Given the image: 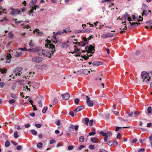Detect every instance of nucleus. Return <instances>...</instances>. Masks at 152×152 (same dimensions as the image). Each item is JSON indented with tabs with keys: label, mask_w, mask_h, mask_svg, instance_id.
<instances>
[{
	"label": "nucleus",
	"mask_w": 152,
	"mask_h": 152,
	"mask_svg": "<svg viewBox=\"0 0 152 152\" xmlns=\"http://www.w3.org/2000/svg\"><path fill=\"white\" fill-rule=\"evenodd\" d=\"M58 102V100L56 98H54L53 102V105H55Z\"/></svg>",
	"instance_id": "obj_42"
},
{
	"label": "nucleus",
	"mask_w": 152,
	"mask_h": 152,
	"mask_svg": "<svg viewBox=\"0 0 152 152\" xmlns=\"http://www.w3.org/2000/svg\"><path fill=\"white\" fill-rule=\"evenodd\" d=\"M106 34L107 38L108 37H111L115 36V35L114 33L111 34L110 33H106Z\"/></svg>",
	"instance_id": "obj_25"
},
{
	"label": "nucleus",
	"mask_w": 152,
	"mask_h": 152,
	"mask_svg": "<svg viewBox=\"0 0 152 152\" xmlns=\"http://www.w3.org/2000/svg\"><path fill=\"white\" fill-rule=\"evenodd\" d=\"M99 134H100L104 136V137L107 136V133L104 132L102 131H100L99 132Z\"/></svg>",
	"instance_id": "obj_41"
},
{
	"label": "nucleus",
	"mask_w": 152,
	"mask_h": 152,
	"mask_svg": "<svg viewBox=\"0 0 152 152\" xmlns=\"http://www.w3.org/2000/svg\"><path fill=\"white\" fill-rule=\"evenodd\" d=\"M74 147L72 145H69L68 147V149L69 150H71L73 149Z\"/></svg>",
	"instance_id": "obj_55"
},
{
	"label": "nucleus",
	"mask_w": 152,
	"mask_h": 152,
	"mask_svg": "<svg viewBox=\"0 0 152 152\" xmlns=\"http://www.w3.org/2000/svg\"><path fill=\"white\" fill-rule=\"evenodd\" d=\"M63 33H64V32L61 31L60 30H58V32L56 33V34L57 35H58V34L61 35V34H62Z\"/></svg>",
	"instance_id": "obj_51"
},
{
	"label": "nucleus",
	"mask_w": 152,
	"mask_h": 152,
	"mask_svg": "<svg viewBox=\"0 0 152 152\" xmlns=\"http://www.w3.org/2000/svg\"><path fill=\"white\" fill-rule=\"evenodd\" d=\"M74 47L75 48V49L74 51V52H71L70 53H74L75 52H78L80 50L77 47V46L75 45L74 46Z\"/></svg>",
	"instance_id": "obj_24"
},
{
	"label": "nucleus",
	"mask_w": 152,
	"mask_h": 152,
	"mask_svg": "<svg viewBox=\"0 0 152 152\" xmlns=\"http://www.w3.org/2000/svg\"><path fill=\"white\" fill-rule=\"evenodd\" d=\"M82 40L83 41L81 42H78V45L79 46H84L86 44H88V41L86 37H83V38Z\"/></svg>",
	"instance_id": "obj_4"
},
{
	"label": "nucleus",
	"mask_w": 152,
	"mask_h": 152,
	"mask_svg": "<svg viewBox=\"0 0 152 152\" xmlns=\"http://www.w3.org/2000/svg\"><path fill=\"white\" fill-rule=\"evenodd\" d=\"M148 6L146 5L143 4L142 8V10H146L147 9Z\"/></svg>",
	"instance_id": "obj_33"
},
{
	"label": "nucleus",
	"mask_w": 152,
	"mask_h": 152,
	"mask_svg": "<svg viewBox=\"0 0 152 152\" xmlns=\"http://www.w3.org/2000/svg\"><path fill=\"white\" fill-rule=\"evenodd\" d=\"M99 134H100L104 136V137L107 136V133L104 132L102 131H100L99 132Z\"/></svg>",
	"instance_id": "obj_40"
},
{
	"label": "nucleus",
	"mask_w": 152,
	"mask_h": 152,
	"mask_svg": "<svg viewBox=\"0 0 152 152\" xmlns=\"http://www.w3.org/2000/svg\"><path fill=\"white\" fill-rule=\"evenodd\" d=\"M56 142V141L54 140H51L50 141V143L51 144H52Z\"/></svg>",
	"instance_id": "obj_59"
},
{
	"label": "nucleus",
	"mask_w": 152,
	"mask_h": 152,
	"mask_svg": "<svg viewBox=\"0 0 152 152\" xmlns=\"http://www.w3.org/2000/svg\"><path fill=\"white\" fill-rule=\"evenodd\" d=\"M42 145L43 144L42 142H39L37 145V146L38 148H41Z\"/></svg>",
	"instance_id": "obj_46"
},
{
	"label": "nucleus",
	"mask_w": 152,
	"mask_h": 152,
	"mask_svg": "<svg viewBox=\"0 0 152 152\" xmlns=\"http://www.w3.org/2000/svg\"><path fill=\"white\" fill-rule=\"evenodd\" d=\"M63 99L64 100H68L70 97V95L69 93H66L61 95Z\"/></svg>",
	"instance_id": "obj_10"
},
{
	"label": "nucleus",
	"mask_w": 152,
	"mask_h": 152,
	"mask_svg": "<svg viewBox=\"0 0 152 152\" xmlns=\"http://www.w3.org/2000/svg\"><path fill=\"white\" fill-rule=\"evenodd\" d=\"M95 134L96 132H91L89 133V135L90 136H92L94 135Z\"/></svg>",
	"instance_id": "obj_61"
},
{
	"label": "nucleus",
	"mask_w": 152,
	"mask_h": 152,
	"mask_svg": "<svg viewBox=\"0 0 152 152\" xmlns=\"http://www.w3.org/2000/svg\"><path fill=\"white\" fill-rule=\"evenodd\" d=\"M129 23L130 24V26H129L128 27V28H133L134 27L137 26L139 25L140 24V23H132L131 22H129Z\"/></svg>",
	"instance_id": "obj_13"
},
{
	"label": "nucleus",
	"mask_w": 152,
	"mask_h": 152,
	"mask_svg": "<svg viewBox=\"0 0 152 152\" xmlns=\"http://www.w3.org/2000/svg\"><path fill=\"white\" fill-rule=\"evenodd\" d=\"M84 108L85 106L84 105L79 106L76 108L74 111V112L77 113L84 109Z\"/></svg>",
	"instance_id": "obj_14"
},
{
	"label": "nucleus",
	"mask_w": 152,
	"mask_h": 152,
	"mask_svg": "<svg viewBox=\"0 0 152 152\" xmlns=\"http://www.w3.org/2000/svg\"><path fill=\"white\" fill-rule=\"evenodd\" d=\"M89 119L88 118H85V124L86 126H88V123L89 122Z\"/></svg>",
	"instance_id": "obj_34"
},
{
	"label": "nucleus",
	"mask_w": 152,
	"mask_h": 152,
	"mask_svg": "<svg viewBox=\"0 0 152 152\" xmlns=\"http://www.w3.org/2000/svg\"><path fill=\"white\" fill-rule=\"evenodd\" d=\"M35 126L36 127L38 128H40L42 126V125L41 124H35Z\"/></svg>",
	"instance_id": "obj_49"
},
{
	"label": "nucleus",
	"mask_w": 152,
	"mask_h": 152,
	"mask_svg": "<svg viewBox=\"0 0 152 152\" xmlns=\"http://www.w3.org/2000/svg\"><path fill=\"white\" fill-rule=\"evenodd\" d=\"M18 132L17 131H15L14 132V137L15 139L17 138L18 137H19V136L18 135Z\"/></svg>",
	"instance_id": "obj_37"
},
{
	"label": "nucleus",
	"mask_w": 152,
	"mask_h": 152,
	"mask_svg": "<svg viewBox=\"0 0 152 152\" xmlns=\"http://www.w3.org/2000/svg\"><path fill=\"white\" fill-rule=\"evenodd\" d=\"M43 58L39 56L34 57L32 58V61L33 62L39 63L41 62L43 60Z\"/></svg>",
	"instance_id": "obj_5"
},
{
	"label": "nucleus",
	"mask_w": 152,
	"mask_h": 152,
	"mask_svg": "<svg viewBox=\"0 0 152 152\" xmlns=\"http://www.w3.org/2000/svg\"><path fill=\"white\" fill-rule=\"evenodd\" d=\"M89 148L90 149L93 150L94 149V146L93 145H91L89 146Z\"/></svg>",
	"instance_id": "obj_58"
},
{
	"label": "nucleus",
	"mask_w": 152,
	"mask_h": 152,
	"mask_svg": "<svg viewBox=\"0 0 152 152\" xmlns=\"http://www.w3.org/2000/svg\"><path fill=\"white\" fill-rule=\"evenodd\" d=\"M9 103L10 104H12L15 102V101L13 99H12L9 100Z\"/></svg>",
	"instance_id": "obj_54"
},
{
	"label": "nucleus",
	"mask_w": 152,
	"mask_h": 152,
	"mask_svg": "<svg viewBox=\"0 0 152 152\" xmlns=\"http://www.w3.org/2000/svg\"><path fill=\"white\" fill-rule=\"evenodd\" d=\"M92 32V29H87L85 30H84L83 31H82L81 30H76L75 31V33L76 34H78L82 32Z\"/></svg>",
	"instance_id": "obj_12"
},
{
	"label": "nucleus",
	"mask_w": 152,
	"mask_h": 152,
	"mask_svg": "<svg viewBox=\"0 0 152 152\" xmlns=\"http://www.w3.org/2000/svg\"><path fill=\"white\" fill-rule=\"evenodd\" d=\"M0 72L2 74L5 73L7 72V69H0Z\"/></svg>",
	"instance_id": "obj_29"
},
{
	"label": "nucleus",
	"mask_w": 152,
	"mask_h": 152,
	"mask_svg": "<svg viewBox=\"0 0 152 152\" xmlns=\"http://www.w3.org/2000/svg\"><path fill=\"white\" fill-rule=\"evenodd\" d=\"M47 41L48 44H45V47L46 48H48L49 49H51V50L54 49L55 48V46L53 44H50L51 42L48 40H47Z\"/></svg>",
	"instance_id": "obj_6"
},
{
	"label": "nucleus",
	"mask_w": 152,
	"mask_h": 152,
	"mask_svg": "<svg viewBox=\"0 0 152 152\" xmlns=\"http://www.w3.org/2000/svg\"><path fill=\"white\" fill-rule=\"evenodd\" d=\"M56 50H55V49H53L52 50H42V54L43 55L50 58L53 56L54 52Z\"/></svg>",
	"instance_id": "obj_2"
},
{
	"label": "nucleus",
	"mask_w": 152,
	"mask_h": 152,
	"mask_svg": "<svg viewBox=\"0 0 152 152\" xmlns=\"http://www.w3.org/2000/svg\"><path fill=\"white\" fill-rule=\"evenodd\" d=\"M10 145V143L9 141H6L5 142V146L6 147H9Z\"/></svg>",
	"instance_id": "obj_38"
},
{
	"label": "nucleus",
	"mask_w": 152,
	"mask_h": 152,
	"mask_svg": "<svg viewBox=\"0 0 152 152\" xmlns=\"http://www.w3.org/2000/svg\"><path fill=\"white\" fill-rule=\"evenodd\" d=\"M92 64L93 66H97L103 64V62L102 61H94L92 63Z\"/></svg>",
	"instance_id": "obj_16"
},
{
	"label": "nucleus",
	"mask_w": 152,
	"mask_h": 152,
	"mask_svg": "<svg viewBox=\"0 0 152 152\" xmlns=\"http://www.w3.org/2000/svg\"><path fill=\"white\" fill-rule=\"evenodd\" d=\"M18 50H20L22 51H26V47H25L24 48H19Z\"/></svg>",
	"instance_id": "obj_57"
},
{
	"label": "nucleus",
	"mask_w": 152,
	"mask_h": 152,
	"mask_svg": "<svg viewBox=\"0 0 152 152\" xmlns=\"http://www.w3.org/2000/svg\"><path fill=\"white\" fill-rule=\"evenodd\" d=\"M101 37L102 38L105 39V38H107L106 34H103L102 35H101Z\"/></svg>",
	"instance_id": "obj_63"
},
{
	"label": "nucleus",
	"mask_w": 152,
	"mask_h": 152,
	"mask_svg": "<svg viewBox=\"0 0 152 152\" xmlns=\"http://www.w3.org/2000/svg\"><path fill=\"white\" fill-rule=\"evenodd\" d=\"M33 33L35 34V32H37L38 34L41 33L40 32H39V30L38 29H36L34 30L33 31Z\"/></svg>",
	"instance_id": "obj_50"
},
{
	"label": "nucleus",
	"mask_w": 152,
	"mask_h": 152,
	"mask_svg": "<svg viewBox=\"0 0 152 152\" xmlns=\"http://www.w3.org/2000/svg\"><path fill=\"white\" fill-rule=\"evenodd\" d=\"M22 52H18V51H16L14 53V55L17 57H20L22 55Z\"/></svg>",
	"instance_id": "obj_17"
},
{
	"label": "nucleus",
	"mask_w": 152,
	"mask_h": 152,
	"mask_svg": "<svg viewBox=\"0 0 152 152\" xmlns=\"http://www.w3.org/2000/svg\"><path fill=\"white\" fill-rule=\"evenodd\" d=\"M37 0H31L29 4V6L30 7H31V6H33L37 2Z\"/></svg>",
	"instance_id": "obj_18"
},
{
	"label": "nucleus",
	"mask_w": 152,
	"mask_h": 152,
	"mask_svg": "<svg viewBox=\"0 0 152 152\" xmlns=\"http://www.w3.org/2000/svg\"><path fill=\"white\" fill-rule=\"evenodd\" d=\"M57 35V34L56 33L55 35H54L53 36V37L54 38V41H53V42L55 43H58V41H57L56 39V35Z\"/></svg>",
	"instance_id": "obj_28"
},
{
	"label": "nucleus",
	"mask_w": 152,
	"mask_h": 152,
	"mask_svg": "<svg viewBox=\"0 0 152 152\" xmlns=\"http://www.w3.org/2000/svg\"><path fill=\"white\" fill-rule=\"evenodd\" d=\"M17 149L18 150H21L22 149V146L21 145H20L17 147Z\"/></svg>",
	"instance_id": "obj_52"
},
{
	"label": "nucleus",
	"mask_w": 152,
	"mask_h": 152,
	"mask_svg": "<svg viewBox=\"0 0 152 152\" xmlns=\"http://www.w3.org/2000/svg\"><path fill=\"white\" fill-rule=\"evenodd\" d=\"M42 49V48L39 47H36L34 48V51L35 52H38L40 51Z\"/></svg>",
	"instance_id": "obj_23"
},
{
	"label": "nucleus",
	"mask_w": 152,
	"mask_h": 152,
	"mask_svg": "<svg viewBox=\"0 0 152 152\" xmlns=\"http://www.w3.org/2000/svg\"><path fill=\"white\" fill-rule=\"evenodd\" d=\"M74 126L72 124H70L68 128V130L69 131H74Z\"/></svg>",
	"instance_id": "obj_21"
},
{
	"label": "nucleus",
	"mask_w": 152,
	"mask_h": 152,
	"mask_svg": "<svg viewBox=\"0 0 152 152\" xmlns=\"http://www.w3.org/2000/svg\"><path fill=\"white\" fill-rule=\"evenodd\" d=\"M94 122V121L93 120H91L89 122V124L90 126H92L93 125V123Z\"/></svg>",
	"instance_id": "obj_56"
},
{
	"label": "nucleus",
	"mask_w": 152,
	"mask_h": 152,
	"mask_svg": "<svg viewBox=\"0 0 152 152\" xmlns=\"http://www.w3.org/2000/svg\"><path fill=\"white\" fill-rule=\"evenodd\" d=\"M10 9L12 10V11L10 12V14L12 15L16 16L21 13V11L18 9H14L12 8H11Z\"/></svg>",
	"instance_id": "obj_3"
},
{
	"label": "nucleus",
	"mask_w": 152,
	"mask_h": 152,
	"mask_svg": "<svg viewBox=\"0 0 152 152\" xmlns=\"http://www.w3.org/2000/svg\"><path fill=\"white\" fill-rule=\"evenodd\" d=\"M11 55L10 54L7 53V55L6 56V62L8 63H10L11 60Z\"/></svg>",
	"instance_id": "obj_15"
},
{
	"label": "nucleus",
	"mask_w": 152,
	"mask_h": 152,
	"mask_svg": "<svg viewBox=\"0 0 152 152\" xmlns=\"http://www.w3.org/2000/svg\"><path fill=\"white\" fill-rule=\"evenodd\" d=\"M113 143V140L110 141L107 143V145L110 146H112Z\"/></svg>",
	"instance_id": "obj_36"
},
{
	"label": "nucleus",
	"mask_w": 152,
	"mask_h": 152,
	"mask_svg": "<svg viewBox=\"0 0 152 152\" xmlns=\"http://www.w3.org/2000/svg\"><path fill=\"white\" fill-rule=\"evenodd\" d=\"M84 147V146L83 145H81L78 148L79 150H81Z\"/></svg>",
	"instance_id": "obj_64"
},
{
	"label": "nucleus",
	"mask_w": 152,
	"mask_h": 152,
	"mask_svg": "<svg viewBox=\"0 0 152 152\" xmlns=\"http://www.w3.org/2000/svg\"><path fill=\"white\" fill-rule=\"evenodd\" d=\"M141 75L143 82L145 81L147 83H150V77L148 73L145 71H143L141 72Z\"/></svg>",
	"instance_id": "obj_1"
},
{
	"label": "nucleus",
	"mask_w": 152,
	"mask_h": 152,
	"mask_svg": "<svg viewBox=\"0 0 152 152\" xmlns=\"http://www.w3.org/2000/svg\"><path fill=\"white\" fill-rule=\"evenodd\" d=\"M64 33L65 32L66 33H70L71 32V31L70 30V28L69 27H68L67 28L64 29L63 30Z\"/></svg>",
	"instance_id": "obj_22"
},
{
	"label": "nucleus",
	"mask_w": 152,
	"mask_h": 152,
	"mask_svg": "<svg viewBox=\"0 0 152 152\" xmlns=\"http://www.w3.org/2000/svg\"><path fill=\"white\" fill-rule=\"evenodd\" d=\"M38 103L39 107H41L42 106V103L41 100H39L38 101Z\"/></svg>",
	"instance_id": "obj_44"
},
{
	"label": "nucleus",
	"mask_w": 152,
	"mask_h": 152,
	"mask_svg": "<svg viewBox=\"0 0 152 152\" xmlns=\"http://www.w3.org/2000/svg\"><path fill=\"white\" fill-rule=\"evenodd\" d=\"M81 57L86 60L88 59V57L86 56L85 55H84V56H82Z\"/></svg>",
	"instance_id": "obj_47"
},
{
	"label": "nucleus",
	"mask_w": 152,
	"mask_h": 152,
	"mask_svg": "<svg viewBox=\"0 0 152 152\" xmlns=\"http://www.w3.org/2000/svg\"><path fill=\"white\" fill-rule=\"evenodd\" d=\"M142 16H143L144 15L147 16L148 14V11L147 10H142Z\"/></svg>",
	"instance_id": "obj_20"
},
{
	"label": "nucleus",
	"mask_w": 152,
	"mask_h": 152,
	"mask_svg": "<svg viewBox=\"0 0 152 152\" xmlns=\"http://www.w3.org/2000/svg\"><path fill=\"white\" fill-rule=\"evenodd\" d=\"M148 113H151L152 108L151 107H149L148 108Z\"/></svg>",
	"instance_id": "obj_43"
},
{
	"label": "nucleus",
	"mask_w": 152,
	"mask_h": 152,
	"mask_svg": "<svg viewBox=\"0 0 152 152\" xmlns=\"http://www.w3.org/2000/svg\"><path fill=\"white\" fill-rule=\"evenodd\" d=\"M34 74L35 73L34 72H30L29 73V77H33V75H34Z\"/></svg>",
	"instance_id": "obj_53"
},
{
	"label": "nucleus",
	"mask_w": 152,
	"mask_h": 152,
	"mask_svg": "<svg viewBox=\"0 0 152 152\" xmlns=\"http://www.w3.org/2000/svg\"><path fill=\"white\" fill-rule=\"evenodd\" d=\"M91 141L94 143H97L98 142V140L97 138L92 137L91 138Z\"/></svg>",
	"instance_id": "obj_19"
},
{
	"label": "nucleus",
	"mask_w": 152,
	"mask_h": 152,
	"mask_svg": "<svg viewBox=\"0 0 152 152\" xmlns=\"http://www.w3.org/2000/svg\"><path fill=\"white\" fill-rule=\"evenodd\" d=\"M86 98L87 99L86 102L88 105L89 107L92 106L94 104L93 101L90 100V97L88 96H86Z\"/></svg>",
	"instance_id": "obj_7"
},
{
	"label": "nucleus",
	"mask_w": 152,
	"mask_h": 152,
	"mask_svg": "<svg viewBox=\"0 0 152 152\" xmlns=\"http://www.w3.org/2000/svg\"><path fill=\"white\" fill-rule=\"evenodd\" d=\"M99 152H108L107 151L105 150L104 149H100L99 151Z\"/></svg>",
	"instance_id": "obj_62"
},
{
	"label": "nucleus",
	"mask_w": 152,
	"mask_h": 152,
	"mask_svg": "<svg viewBox=\"0 0 152 152\" xmlns=\"http://www.w3.org/2000/svg\"><path fill=\"white\" fill-rule=\"evenodd\" d=\"M83 73L85 75H88L90 73V71H88V69H85L83 70Z\"/></svg>",
	"instance_id": "obj_26"
},
{
	"label": "nucleus",
	"mask_w": 152,
	"mask_h": 152,
	"mask_svg": "<svg viewBox=\"0 0 152 152\" xmlns=\"http://www.w3.org/2000/svg\"><path fill=\"white\" fill-rule=\"evenodd\" d=\"M129 15L127 13V12H125V14L123 15H122V17L123 19H126L128 16H129Z\"/></svg>",
	"instance_id": "obj_27"
},
{
	"label": "nucleus",
	"mask_w": 152,
	"mask_h": 152,
	"mask_svg": "<svg viewBox=\"0 0 152 152\" xmlns=\"http://www.w3.org/2000/svg\"><path fill=\"white\" fill-rule=\"evenodd\" d=\"M47 109H48V107H45L43 108V109L42 110V112L43 113H45L46 112V111L47 110Z\"/></svg>",
	"instance_id": "obj_45"
},
{
	"label": "nucleus",
	"mask_w": 152,
	"mask_h": 152,
	"mask_svg": "<svg viewBox=\"0 0 152 152\" xmlns=\"http://www.w3.org/2000/svg\"><path fill=\"white\" fill-rule=\"evenodd\" d=\"M58 43L59 45L62 47L64 48H67L69 47V45L67 43L69 42L68 41H67L66 42L63 43L58 41Z\"/></svg>",
	"instance_id": "obj_8"
},
{
	"label": "nucleus",
	"mask_w": 152,
	"mask_h": 152,
	"mask_svg": "<svg viewBox=\"0 0 152 152\" xmlns=\"http://www.w3.org/2000/svg\"><path fill=\"white\" fill-rule=\"evenodd\" d=\"M79 140V142H83L84 140V137L83 136H80V137Z\"/></svg>",
	"instance_id": "obj_31"
},
{
	"label": "nucleus",
	"mask_w": 152,
	"mask_h": 152,
	"mask_svg": "<svg viewBox=\"0 0 152 152\" xmlns=\"http://www.w3.org/2000/svg\"><path fill=\"white\" fill-rule=\"evenodd\" d=\"M32 42L33 41L32 40H31L28 43L29 45L31 47H33L34 46V45L32 43Z\"/></svg>",
	"instance_id": "obj_39"
},
{
	"label": "nucleus",
	"mask_w": 152,
	"mask_h": 152,
	"mask_svg": "<svg viewBox=\"0 0 152 152\" xmlns=\"http://www.w3.org/2000/svg\"><path fill=\"white\" fill-rule=\"evenodd\" d=\"M74 102H75V104H78L79 102H80V99H78V98H76V99H74Z\"/></svg>",
	"instance_id": "obj_35"
},
{
	"label": "nucleus",
	"mask_w": 152,
	"mask_h": 152,
	"mask_svg": "<svg viewBox=\"0 0 152 152\" xmlns=\"http://www.w3.org/2000/svg\"><path fill=\"white\" fill-rule=\"evenodd\" d=\"M145 23L151 26L152 25V20H150L149 21H146Z\"/></svg>",
	"instance_id": "obj_32"
},
{
	"label": "nucleus",
	"mask_w": 152,
	"mask_h": 152,
	"mask_svg": "<svg viewBox=\"0 0 152 152\" xmlns=\"http://www.w3.org/2000/svg\"><path fill=\"white\" fill-rule=\"evenodd\" d=\"M22 69V68H16L14 71V74H15V75L17 76H20V72L21 71Z\"/></svg>",
	"instance_id": "obj_9"
},
{
	"label": "nucleus",
	"mask_w": 152,
	"mask_h": 152,
	"mask_svg": "<svg viewBox=\"0 0 152 152\" xmlns=\"http://www.w3.org/2000/svg\"><path fill=\"white\" fill-rule=\"evenodd\" d=\"M95 51V49L94 47L91 45L89 46V50L88 51V53H91V54H93L94 53Z\"/></svg>",
	"instance_id": "obj_11"
},
{
	"label": "nucleus",
	"mask_w": 152,
	"mask_h": 152,
	"mask_svg": "<svg viewBox=\"0 0 152 152\" xmlns=\"http://www.w3.org/2000/svg\"><path fill=\"white\" fill-rule=\"evenodd\" d=\"M30 131L33 135H36L37 134V132L35 130L31 129Z\"/></svg>",
	"instance_id": "obj_30"
},
{
	"label": "nucleus",
	"mask_w": 152,
	"mask_h": 152,
	"mask_svg": "<svg viewBox=\"0 0 152 152\" xmlns=\"http://www.w3.org/2000/svg\"><path fill=\"white\" fill-rule=\"evenodd\" d=\"M11 96L14 98H17V96L14 94H11Z\"/></svg>",
	"instance_id": "obj_60"
},
{
	"label": "nucleus",
	"mask_w": 152,
	"mask_h": 152,
	"mask_svg": "<svg viewBox=\"0 0 152 152\" xmlns=\"http://www.w3.org/2000/svg\"><path fill=\"white\" fill-rule=\"evenodd\" d=\"M9 36L11 38H12L13 37V35L12 31L10 32L8 34Z\"/></svg>",
	"instance_id": "obj_48"
}]
</instances>
